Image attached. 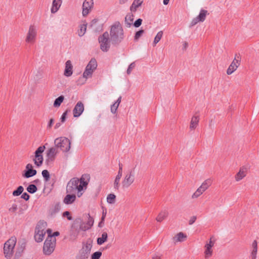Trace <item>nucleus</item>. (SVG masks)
Here are the masks:
<instances>
[{
    "label": "nucleus",
    "instance_id": "obj_1",
    "mask_svg": "<svg viewBox=\"0 0 259 259\" xmlns=\"http://www.w3.org/2000/svg\"><path fill=\"white\" fill-rule=\"evenodd\" d=\"M89 183V176H82L80 179L73 178L67 183L66 193L75 194L78 198H80L87 190Z\"/></svg>",
    "mask_w": 259,
    "mask_h": 259
},
{
    "label": "nucleus",
    "instance_id": "obj_2",
    "mask_svg": "<svg viewBox=\"0 0 259 259\" xmlns=\"http://www.w3.org/2000/svg\"><path fill=\"white\" fill-rule=\"evenodd\" d=\"M110 36V40L113 44H118L123 39V30L119 22H116L111 26Z\"/></svg>",
    "mask_w": 259,
    "mask_h": 259
},
{
    "label": "nucleus",
    "instance_id": "obj_3",
    "mask_svg": "<svg viewBox=\"0 0 259 259\" xmlns=\"http://www.w3.org/2000/svg\"><path fill=\"white\" fill-rule=\"evenodd\" d=\"M47 224L44 221H39L35 229L34 239L37 242H41L44 240L46 233L49 229H47Z\"/></svg>",
    "mask_w": 259,
    "mask_h": 259
},
{
    "label": "nucleus",
    "instance_id": "obj_4",
    "mask_svg": "<svg viewBox=\"0 0 259 259\" xmlns=\"http://www.w3.org/2000/svg\"><path fill=\"white\" fill-rule=\"evenodd\" d=\"M48 237L45 241L43 251L45 254H51L54 250L56 246V239L51 235V230L48 231Z\"/></svg>",
    "mask_w": 259,
    "mask_h": 259
},
{
    "label": "nucleus",
    "instance_id": "obj_5",
    "mask_svg": "<svg viewBox=\"0 0 259 259\" xmlns=\"http://www.w3.org/2000/svg\"><path fill=\"white\" fill-rule=\"evenodd\" d=\"M16 243L17 238L15 236L11 237L5 243L4 254L5 257L7 259H10L12 257Z\"/></svg>",
    "mask_w": 259,
    "mask_h": 259
},
{
    "label": "nucleus",
    "instance_id": "obj_6",
    "mask_svg": "<svg viewBox=\"0 0 259 259\" xmlns=\"http://www.w3.org/2000/svg\"><path fill=\"white\" fill-rule=\"evenodd\" d=\"M54 144L57 149H60L63 152H68L71 148L70 141L65 137L56 138Z\"/></svg>",
    "mask_w": 259,
    "mask_h": 259
},
{
    "label": "nucleus",
    "instance_id": "obj_7",
    "mask_svg": "<svg viewBox=\"0 0 259 259\" xmlns=\"http://www.w3.org/2000/svg\"><path fill=\"white\" fill-rule=\"evenodd\" d=\"M135 174L133 169L127 170L122 180L121 188L123 190L128 188L135 182Z\"/></svg>",
    "mask_w": 259,
    "mask_h": 259
},
{
    "label": "nucleus",
    "instance_id": "obj_8",
    "mask_svg": "<svg viewBox=\"0 0 259 259\" xmlns=\"http://www.w3.org/2000/svg\"><path fill=\"white\" fill-rule=\"evenodd\" d=\"M97 67V62L95 59L92 58L85 67V70L83 73V78L85 79L84 82H81L83 84L89 78H91L93 72Z\"/></svg>",
    "mask_w": 259,
    "mask_h": 259
},
{
    "label": "nucleus",
    "instance_id": "obj_9",
    "mask_svg": "<svg viewBox=\"0 0 259 259\" xmlns=\"http://www.w3.org/2000/svg\"><path fill=\"white\" fill-rule=\"evenodd\" d=\"M45 149L46 147L45 146H39L35 152V155L33 161L35 165L37 166H40L43 163L44 157L42 153Z\"/></svg>",
    "mask_w": 259,
    "mask_h": 259
},
{
    "label": "nucleus",
    "instance_id": "obj_10",
    "mask_svg": "<svg viewBox=\"0 0 259 259\" xmlns=\"http://www.w3.org/2000/svg\"><path fill=\"white\" fill-rule=\"evenodd\" d=\"M99 42L101 49L104 52H107L110 48L109 34L107 32H104L99 37Z\"/></svg>",
    "mask_w": 259,
    "mask_h": 259
},
{
    "label": "nucleus",
    "instance_id": "obj_11",
    "mask_svg": "<svg viewBox=\"0 0 259 259\" xmlns=\"http://www.w3.org/2000/svg\"><path fill=\"white\" fill-rule=\"evenodd\" d=\"M212 239L213 237H211L208 241H206L204 245V255L205 259L210 258L212 255V247L214 244V241Z\"/></svg>",
    "mask_w": 259,
    "mask_h": 259
},
{
    "label": "nucleus",
    "instance_id": "obj_12",
    "mask_svg": "<svg viewBox=\"0 0 259 259\" xmlns=\"http://www.w3.org/2000/svg\"><path fill=\"white\" fill-rule=\"evenodd\" d=\"M94 7L93 0H84L82 6V15L87 17L92 11Z\"/></svg>",
    "mask_w": 259,
    "mask_h": 259
},
{
    "label": "nucleus",
    "instance_id": "obj_13",
    "mask_svg": "<svg viewBox=\"0 0 259 259\" xmlns=\"http://www.w3.org/2000/svg\"><path fill=\"white\" fill-rule=\"evenodd\" d=\"M37 32L35 27L30 26L26 37V41L28 43L33 44L35 40Z\"/></svg>",
    "mask_w": 259,
    "mask_h": 259
},
{
    "label": "nucleus",
    "instance_id": "obj_14",
    "mask_svg": "<svg viewBox=\"0 0 259 259\" xmlns=\"http://www.w3.org/2000/svg\"><path fill=\"white\" fill-rule=\"evenodd\" d=\"M37 173L35 169H33L32 164L28 163L25 166V169L22 172V177L25 178H29L35 176Z\"/></svg>",
    "mask_w": 259,
    "mask_h": 259
},
{
    "label": "nucleus",
    "instance_id": "obj_15",
    "mask_svg": "<svg viewBox=\"0 0 259 259\" xmlns=\"http://www.w3.org/2000/svg\"><path fill=\"white\" fill-rule=\"evenodd\" d=\"M240 59L239 56H237V58L236 57H235L234 59L233 60L228 68L227 70V74L228 75H231L235 71L237 70L238 66L240 65Z\"/></svg>",
    "mask_w": 259,
    "mask_h": 259
},
{
    "label": "nucleus",
    "instance_id": "obj_16",
    "mask_svg": "<svg viewBox=\"0 0 259 259\" xmlns=\"http://www.w3.org/2000/svg\"><path fill=\"white\" fill-rule=\"evenodd\" d=\"M207 14H208V13L206 10H201L198 16L194 18L191 21V26H193L199 22H203L205 20Z\"/></svg>",
    "mask_w": 259,
    "mask_h": 259
},
{
    "label": "nucleus",
    "instance_id": "obj_17",
    "mask_svg": "<svg viewBox=\"0 0 259 259\" xmlns=\"http://www.w3.org/2000/svg\"><path fill=\"white\" fill-rule=\"evenodd\" d=\"M84 109L83 104L81 102H78L75 105L73 110V114L74 117H78L80 116Z\"/></svg>",
    "mask_w": 259,
    "mask_h": 259
},
{
    "label": "nucleus",
    "instance_id": "obj_18",
    "mask_svg": "<svg viewBox=\"0 0 259 259\" xmlns=\"http://www.w3.org/2000/svg\"><path fill=\"white\" fill-rule=\"evenodd\" d=\"M58 150L56 147H51L47 151V157L49 161H53L58 153Z\"/></svg>",
    "mask_w": 259,
    "mask_h": 259
},
{
    "label": "nucleus",
    "instance_id": "obj_19",
    "mask_svg": "<svg viewBox=\"0 0 259 259\" xmlns=\"http://www.w3.org/2000/svg\"><path fill=\"white\" fill-rule=\"evenodd\" d=\"M247 169L245 167H241L240 168L239 171L235 176V180L236 182H239L242 180L247 175Z\"/></svg>",
    "mask_w": 259,
    "mask_h": 259
},
{
    "label": "nucleus",
    "instance_id": "obj_20",
    "mask_svg": "<svg viewBox=\"0 0 259 259\" xmlns=\"http://www.w3.org/2000/svg\"><path fill=\"white\" fill-rule=\"evenodd\" d=\"M73 73V66L71 62L68 60L65 63V68L64 72V75L66 77H69L72 75Z\"/></svg>",
    "mask_w": 259,
    "mask_h": 259
},
{
    "label": "nucleus",
    "instance_id": "obj_21",
    "mask_svg": "<svg viewBox=\"0 0 259 259\" xmlns=\"http://www.w3.org/2000/svg\"><path fill=\"white\" fill-rule=\"evenodd\" d=\"M76 197L75 194L67 193L63 199V202L66 204H71L76 200Z\"/></svg>",
    "mask_w": 259,
    "mask_h": 259
},
{
    "label": "nucleus",
    "instance_id": "obj_22",
    "mask_svg": "<svg viewBox=\"0 0 259 259\" xmlns=\"http://www.w3.org/2000/svg\"><path fill=\"white\" fill-rule=\"evenodd\" d=\"M187 238V236L186 234L183 232H179L177 233L173 237V241L175 243L178 242H182L185 241Z\"/></svg>",
    "mask_w": 259,
    "mask_h": 259
},
{
    "label": "nucleus",
    "instance_id": "obj_23",
    "mask_svg": "<svg viewBox=\"0 0 259 259\" xmlns=\"http://www.w3.org/2000/svg\"><path fill=\"white\" fill-rule=\"evenodd\" d=\"M122 175V167H119L118 174L116 176L114 182V187L115 189H118L120 187V181Z\"/></svg>",
    "mask_w": 259,
    "mask_h": 259
},
{
    "label": "nucleus",
    "instance_id": "obj_24",
    "mask_svg": "<svg viewBox=\"0 0 259 259\" xmlns=\"http://www.w3.org/2000/svg\"><path fill=\"white\" fill-rule=\"evenodd\" d=\"M199 121V117L198 116L194 115L191 119L190 123V129L191 131H194L196 128Z\"/></svg>",
    "mask_w": 259,
    "mask_h": 259
},
{
    "label": "nucleus",
    "instance_id": "obj_25",
    "mask_svg": "<svg viewBox=\"0 0 259 259\" xmlns=\"http://www.w3.org/2000/svg\"><path fill=\"white\" fill-rule=\"evenodd\" d=\"M257 253V242L254 240L251 244V249L250 252V257L251 259H256Z\"/></svg>",
    "mask_w": 259,
    "mask_h": 259
},
{
    "label": "nucleus",
    "instance_id": "obj_26",
    "mask_svg": "<svg viewBox=\"0 0 259 259\" xmlns=\"http://www.w3.org/2000/svg\"><path fill=\"white\" fill-rule=\"evenodd\" d=\"M61 4L62 0H53L51 10V12L52 13H56L59 10Z\"/></svg>",
    "mask_w": 259,
    "mask_h": 259
},
{
    "label": "nucleus",
    "instance_id": "obj_27",
    "mask_svg": "<svg viewBox=\"0 0 259 259\" xmlns=\"http://www.w3.org/2000/svg\"><path fill=\"white\" fill-rule=\"evenodd\" d=\"M143 2V0H134L131 6L130 10L132 12H135L137 9L142 5Z\"/></svg>",
    "mask_w": 259,
    "mask_h": 259
},
{
    "label": "nucleus",
    "instance_id": "obj_28",
    "mask_svg": "<svg viewBox=\"0 0 259 259\" xmlns=\"http://www.w3.org/2000/svg\"><path fill=\"white\" fill-rule=\"evenodd\" d=\"M108 240V234L106 232L102 233L101 237L97 238V243L98 245H101L106 242Z\"/></svg>",
    "mask_w": 259,
    "mask_h": 259
},
{
    "label": "nucleus",
    "instance_id": "obj_29",
    "mask_svg": "<svg viewBox=\"0 0 259 259\" xmlns=\"http://www.w3.org/2000/svg\"><path fill=\"white\" fill-rule=\"evenodd\" d=\"M134 16L132 13L127 14L125 18V24L128 27H130L133 23Z\"/></svg>",
    "mask_w": 259,
    "mask_h": 259
},
{
    "label": "nucleus",
    "instance_id": "obj_30",
    "mask_svg": "<svg viewBox=\"0 0 259 259\" xmlns=\"http://www.w3.org/2000/svg\"><path fill=\"white\" fill-rule=\"evenodd\" d=\"M94 224V220L91 217H89L88 221L87 223V225H84L83 224H82L80 226V229L82 230L85 231L89 229H90L92 226Z\"/></svg>",
    "mask_w": 259,
    "mask_h": 259
},
{
    "label": "nucleus",
    "instance_id": "obj_31",
    "mask_svg": "<svg viewBox=\"0 0 259 259\" xmlns=\"http://www.w3.org/2000/svg\"><path fill=\"white\" fill-rule=\"evenodd\" d=\"M211 185V180L207 179L205 180L201 185L200 187L202 188L203 191H205Z\"/></svg>",
    "mask_w": 259,
    "mask_h": 259
},
{
    "label": "nucleus",
    "instance_id": "obj_32",
    "mask_svg": "<svg viewBox=\"0 0 259 259\" xmlns=\"http://www.w3.org/2000/svg\"><path fill=\"white\" fill-rule=\"evenodd\" d=\"M205 191L202 189V188L199 187L196 191L192 194V198L196 199L201 196Z\"/></svg>",
    "mask_w": 259,
    "mask_h": 259
},
{
    "label": "nucleus",
    "instance_id": "obj_33",
    "mask_svg": "<svg viewBox=\"0 0 259 259\" xmlns=\"http://www.w3.org/2000/svg\"><path fill=\"white\" fill-rule=\"evenodd\" d=\"M64 100V97L63 96H60L54 102L53 106L54 107H59Z\"/></svg>",
    "mask_w": 259,
    "mask_h": 259
},
{
    "label": "nucleus",
    "instance_id": "obj_34",
    "mask_svg": "<svg viewBox=\"0 0 259 259\" xmlns=\"http://www.w3.org/2000/svg\"><path fill=\"white\" fill-rule=\"evenodd\" d=\"M87 30V24L85 23L82 24L79 26V29L78 30V34L80 36H83Z\"/></svg>",
    "mask_w": 259,
    "mask_h": 259
},
{
    "label": "nucleus",
    "instance_id": "obj_35",
    "mask_svg": "<svg viewBox=\"0 0 259 259\" xmlns=\"http://www.w3.org/2000/svg\"><path fill=\"white\" fill-rule=\"evenodd\" d=\"M92 244L91 242H87L83 245L82 250L86 254H89L92 249Z\"/></svg>",
    "mask_w": 259,
    "mask_h": 259
},
{
    "label": "nucleus",
    "instance_id": "obj_36",
    "mask_svg": "<svg viewBox=\"0 0 259 259\" xmlns=\"http://www.w3.org/2000/svg\"><path fill=\"white\" fill-rule=\"evenodd\" d=\"M107 202L109 204H114L116 201V196L113 194H110L107 196Z\"/></svg>",
    "mask_w": 259,
    "mask_h": 259
},
{
    "label": "nucleus",
    "instance_id": "obj_37",
    "mask_svg": "<svg viewBox=\"0 0 259 259\" xmlns=\"http://www.w3.org/2000/svg\"><path fill=\"white\" fill-rule=\"evenodd\" d=\"M23 190H24L23 187L21 186H20L18 187L17 190H16L13 192V195L14 196H19L23 192Z\"/></svg>",
    "mask_w": 259,
    "mask_h": 259
},
{
    "label": "nucleus",
    "instance_id": "obj_38",
    "mask_svg": "<svg viewBox=\"0 0 259 259\" xmlns=\"http://www.w3.org/2000/svg\"><path fill=\"white\" fill-rule=\"evenodd\" d=\"M37 190L36 186L34 184L29 185L27 188V191L30 193H34L36 192Z\"/></svg>",
    "mask_w": 259,
    "mask_h": 259
},
{
    "label": "nucleus",
    "instance_id": "obj_39",
    "mask_svg": "<svg viewBox=\"0 0 259 259\" xmlns=\"http://www.w3.org/2000/svg\"><path fill=\"white\" fill-rule=\"evenodd\" d=\"M162 38V32L160 31L159 32L156 36H155L154 40L153 42V45L154 46H155L161 39Z\"/></svg>",
    "mask_w": 259,
    "mask_h": 259
},
{
    "label": "nucleus",
    "instance_id": "obj_40",
    "mask_svg": "<svg viewBox=\"0 0 259 259\" xmlns=\"http://www.w3.org/2000/svg\"><path fill=\"white\" fill-rule=\"evenodd\" d=\"M42 176L44 177V178L45 179L46 181L47 182L50 180V176L49 172L48 171V170H46V169L43 170L42 171Z\"/></svg>",
    "mask_w": 259,
    "mask_h": 259
},
{
    "label": "nucleus",
    "instance_id": "obj_41",
    "mask_svg": "<svg viewBox=\"0 0 259 259\" xmlns=\"http://www.w3.org/2000/svg\"><path fill=\"white\" fill-rule=\"evenodd\" d=\"M18 209V206L16 204H13L9 208V212L11 213H15Z\"/></svg>",
    "mask_w": 259,
    "mask_h": 259
},
{
    "label": "nucleus",
    "instance_id": "obj_42",
    "mask_svg": "<svg viewBox=\"0 0 259 259\" xmlns=\"http://www.w3.org/2000/svg\"><path fill=\"white\" fill-rule=\"evenodd\" d=\"M102 255L101 251H96L94 252L91 256V259H100Z\"/></svg>",
    "mask_w": 259,
    "mask_h": 259
},
{
    "label": "nucleus",
    "instance_id": "obj_43",
    "mask_svg": "<svg viewBox=\"0 0 259 259\" xmlns=\"http://www.w3.org/2000/svg\"><path fill=\"white\" fill-rule=\"evenodd\" d=\"M118 105L117 104H115V103L111 105V112L113 113H115L116 112V110L118 107Z\"/></svg>",
    "mask_w": 259,
    "mask_h": 259
},
{
    "label": "nucleus",
    "instance_id": "obj_44",
    "mask_svg": "<svg viewBox=\"0 0 259 259\" xmlns=\"http://www.w3.org/2000/svg\"><path fill=\"white\" fill-rule=\"evenodd\" d=\"M144 31L143 30H140L137 31L135 34V39H139L144 33Z\"/></svg>",
    "mask_w": 259,
    "mask_h": 259
},
{
    "label": "nucleus",
    "instance_id": "obj_45",
    "mask_svg": "<svg viewBox=\"0 0 259 259\" xmlns=\"http://www.w3.org/2000/svg\"><path fill=\"white\" fill-rule=\"evenodd\" d=\"M135 67V63H134V62H133V63H131V64L129 65V66H128V68H127V73L128 74H130L131 73L132 71L133 70V69L134 68V67Z\"/></svg>",
    "mask_w": 259,
    "mask_h": 259
},
{
    "label": "nucleus",
    "instance_id": "obj_46",
    "mask_svg": "<svg viewBox=\"0 0 259 259\" xmlns=\"http://www.w3.org/2000/svg\"><path fill=\"white\" fill-rule=\"evenodd\" d=\"M142 22V20L141 19H138L134 22V25L136 27H138L141 25Z\"/></svg>",
    "mask_w": 259,
    "mask_h": 259
},
{
    "label": "nucleus",
    "instance_id": "obj_47",
    "mask_svg": "<svg viewBox=\"0 0 259 259\" xmlns=\"http://www.w3.org/2000/svg\"><path fill=\"white\" fill-rule=\"evenodd\" d=\"M197 219L196 216H192L190 218V220L189 221V225H192L194 222L196 221Z\"/></svg>",
    "mask_w": 259,
    "mask_h": 259
},
{
    "label": "nucleus",
    "instance_id": "obj_48",
    "mask_svg": "<svg viewBox=\"0 0 259 259\" xmlns=\"http://www.w3.org/2000/svg\"><path fill=\"white\" fill-rule=\"evenodd\" d=\"M29 195L26 193H23L21 196V198H22L25 200H28L29 199Z\"/></svg>",
    "mask_w": 259,
    "mask_h": 259
},
{
    "label": "nucleus",
    "instance_id": "obj_49",
    "mask_svg": "<svg viewBox=\"0 0 259 259\" xmlns=\"http://www.w3.org/2000/svg\"><path fill=\"white\" fill-rule=\"evenodd\" d=\"M63 216L66 217L68 220H72V218L70 216V213L69 211H65L63 213Z\"/></svg>",
    "mask_w": 259,
    "mask_h": 259
},
{
    "label": "nucleus",
    "instance_id": "obj_50",
    "mask_svg": "<svg viewBox=\"0 0 259 259\" xmlns=\"http://www.w3.org/2000/svg\"><path fill=\"white\" fill-rule=\"evenodd\" d=\"M67 111H66L65 112H64L61 117V120L62 122H64L66 119V115H67Z\"/></svg>",
    "mask_w": 259,
    "mask_h": 259
},
{
    "label": "nucleus",
    "instance_id": "obj_51",
    "mask_svg": "<svg viewBox=\"0 0 259 259\" xmlns=\"http://www.w3.org/2000/svg\"><path fill=\"white\" fill-rule=\"evenodd\" d=\"M54 120L53 118H51L50 119L48 125V128H51L52 125L54 123Z\"/></svg>",
    "mask_w": 259,
    "mask_h": 259
},
{
    "label": "nucleus",
    "instance_id": "obj_52",
    "mask_svg": "<svg viewBox=\"0 0 259 259\" xmlns=\"http://www.w3.org/2000/svg\"><path fill=\"white\" fill-rule=\"evenodd\" d=\"M183 48L184 49H186L188 46V42H187L186 41H184L183 43Z\"/></svg>",
    "mask_w": 259,
    "mask_h": 259
},
{
    "label": "nucleus",
    "instance_id": "obj_53",
    "mask_svg": "<svg viewBox=\"0 0 259 259\" xmlns=\"http://www.w3.org/2000/svg\"><path fill=\"white\" fill-rule=\"evenodd\" d=\"M128 0H119V3L120 4H124L127 2Z\"/></svg>",
    "mask_w": 259,
    "mask_h": 259
},
{
    "label": "nucleus",
    "instance_id": "obj_54",
    "mask_svg": "<svg viewBox=\"0 0 259 259\" xmlns=\"http://www.w3.org/2000/svg\"><path fill=\"white\" fill-rule=\"evenodd\" d=\"M152 259H161V256L160 255L155 254L152 257Z\"/></svg>",
    "mask_w": 259,
    "mask_h": 259
},
{
    "label": "nucleus",
    "instance_id": "obj_55",
    "mask_svg": "<svg viewBox=\"0 0 259 259\" xmlns=\"http://www.w3.org/2000/svg\"><path fill=\"white\" fill-rule=\"evenodd\" d=\"M121 97H119L115 103L117 104V105L119 106V104L121 102Z\"/></svg>",
    "mask_w": 259,
    "mask_h": 259
},
{
    "label": "nucleus",
    "instance_id": "obj_56",
    "mask_svg": "<svg viewBox=\"0 0 259 259\" xmlns=\"http://www.w3.org/2000/svg\"><path fill=\"white\" fill-rule=\"evenodd\" d=\"M59 235V233L58 232H55L53 233V234H51V235L54 236L55 238V236H57Z\"/></svg>",
    "mask_w": 259,
    "mask_h": 259
},
{
    "label": "nucleus",
    "instance_id": "obj_57",
    "mask_svg": "<svg viewBox=\"0 0 259 259\" xmlns=\"http://www.w3.org/2000/svg\"><path fill=\"white\" fill-rule=\"evenodd\" d=\"M169 0H163V3L164 5H167L169 3Z\"/></svg>",
    "mask_w": 259,
    "mask_h": 259
},
{
    "label": "nucleus",
    "instance_id": "obj_58",
    "mask_svg": "<svg viewBox=\"0 0 259 259\" xmlns=\"http://www.w3.org/2000/svg\"><path fill=\"white\" fill-rule=\"evenodd\" d=\"M60 126V123H57L55 126V128L57 129Z\"/></svg>",
    "mask_w": 259,
    "mask_h": 259
},
{
    "label": "nucleus",
    "instance_id": "obj_59",
    "mask_svg": "<svg viewBox=\"0 0 259 259\" xmlns=\"http://www.w3.org/2000/svg\"><path fill=\"white\" fill-rule=\"evenodd\" d=\"M157 221H158V222H161V217L160 216H158L157 218Z\"/></svg>",
    "mask_w": 259,
    "mask_h": 259
},
{
    "label": "nucleus",
    "instance_id": "obj_60",
    "mask_svg": "<svg viewBox=\"0 0 259 259\" xmlns=\"http://www.w3.org/2000/svg\"><path fill=\"white\" fill-rule=\"evenodd\" d=\"M167 215H168V213L166 212H164V214H163V219L164 218V217H167Z\"/></svg>",
    "mask_w": 259,
    "mask_h": 259
},
{
    "label": "nucleus",
    "instance_id": "obj_61",
    "mask_svg": "<svg viewBox=\"0 0 259 259\" xmlns=\"http://www.w3.org/2000/svg\"><path fill=\"white\" fill-rule=\"evenodd\" d=\"M102 223L103 222H101L100 223H99V225H98V226L99 227H102Z\"/></svg>",
    "mask_w": 259,
    "mask_h": 259
},
{
    "label": "nucleus",
    "instance_id": "obj_62",
    "mask_svg": "<svg viewBox=\"0 0 259 259\" xmlns=\"http://www.w3.org/2000/svg\"><path fill=\"white\" fill-rule=\"evenodd\" d=\"M104 220V216H103L102 218L101 222H103Z\"/></svg>",
    "mask_w": 259,
    "mask_h": 259
},
{
    "label": "nucleus",
    "instance_id": "obj_63",
    "mask_svg": "<svg viewBox=\"0 0 259 259\" xmlns=\"http://www.w3.org/2000/svg\"><path fill=\"white\" fill-rule=\"evenodd\" d=\"M81 79H82V78H79V79H78V82H79Z\"/></svg>",
    "mask_w": 259,
    "mask_h": 259
}]
</instances>
